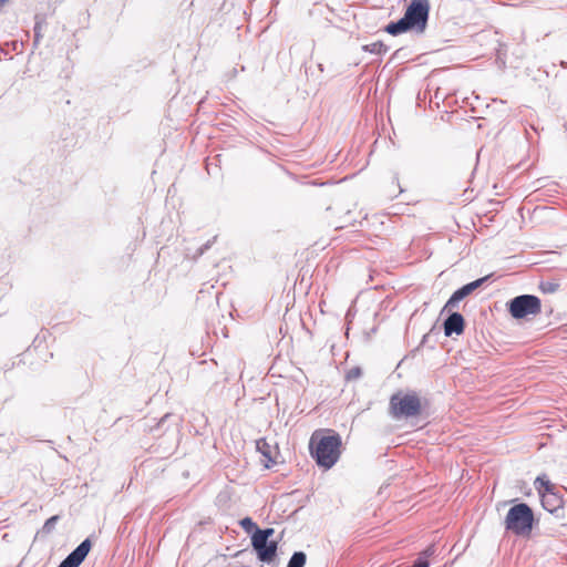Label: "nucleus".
I'll return each mask as SVG.
<instances>
[{
  "label": "nucleus",
  "mask_w": 567,
  "mask_h": 567,
  "mask_svg": "<svg viewBox=\"0 0 567 567\" xmlns=\"http://www.w3.org/2000/svg\"><path fill=\"white\" fill-rule=\"evenodd\" d=\"M309 452L319 467L330 470L341 456L342 439L332 429H318L310 436Z\"/></svg>",
  "instance_id": "nucleus-1"
},
{
  "label": "nucleus",
  "mask_w": 567,
  "mask_h": 567,
  "mask_svg": "<svg viewBox=\"0 0 567 567\" xmlns=\"http://www.w3.org/2000/svg\"><path fill=\"white\" fill-rule=\"evenodd\" d=\"M430 0H412L406 7L404 16L396 22L385 27V31L392 35L404 33L409 30L424 32L430 14Z\"/></svg>",
  "instance_id": "nucleus-2"
},
{
  "label": "nucleus",
  "mask_w": 567,
  "mask_h": 567,
  "mask_svg": "<svg viewBox=\"0 0 567 567\" xmlns=\"http://www.w3.org/2000/svg\"><path fill=\"white\" fill-rule=\"evenodd\" d=\"M422 408V400L416 392L399 391L390 398L389 411L394 419L419 416Z\"/></svg>",
  "instance_id": "nucleus-3"
},
{
  "label": "nucleus",
  "mask_w": 567,
  "mask_h": 567,
  "mask_svg": "<svg viewBox=\"0 0 567 567\" xmlns=\"http://www.w3.org/2000/svg\"><path fill=\"white\" fill-rule=\"evenodd\" d=\"M504 524L507 530L517 536H529L534 524V513L527 504H516L507 512Z\"/></svg>",
  "instance_id": "nucleus-4"
},
{
  "label": "nucleus",
  "mask_w": 567,
  "mask_h": 567,
  "mask_svg": "<svg viewBox=\"0 0 567 567\" xmlns=\"http://www.w3.org/2000/svg\"><path fill=\"white\" fill-rule=\"evenodd\" d=\"M508 311L515 319H523L527 316H536L542 311L540 300L538 297L532 295L515 297L508 303Z\"/></svg>",
  "instance_id": "nucleus-5"
},
{
  "label": "nucleus",
  "mask_w": 567,
  "mask_h": 567,
  "mask_svg": "<svg viewBox=\"0 0 567 567\" xmlns=\"http://www.w3.org/2000/svg\"><path fill=\"white\" fill-rule=\"evenodd\" d=\"M274 534L272 528L256 529L251 536V544L257 551L258 558L261 561L270 563L277 554V543L269 542L268 538Z\"/></svg>",
  "instance_id": "nucleus-6"
},
{
  "label": "nucleus",
  "mask_w": 567,
  "mask_h": 567,
  "mask_svg": "<svg viewBox=\"0 0 567 567\" xmlns=\"http://www.w3.org/2000/svg\"><path fill=\"white\" fill-rule=\"evenodd\" d=\"M256 447L261 454L260 461L266 468H271L278 464L280 451L276 443H269L267 439H259L256 442Z\"/></svg>",
  "instance_id": "nucleus-7"
},
{
  "label": "nucleus",
  "mask_w": 567,
  "mask_h": 567,
  "mask_svg": "<svg viewBox=\"0 0 567 567\" xmlns=\"http://www.w3.org/2000/svg\"><path fill=\"white\" fill-rule=\"evenodd\" d=\"M91 549L90 539L82 542L61 564L59 567H79L85 559Z\"/></svg>",
  "instance_id": "nucleus-8"
},
{
  "label": "nucleus",
  "mask_w": 567,
  "mask_h": 567,
  "mask_svg": "<svg viewBox=\"0 0 567 567\" xmlns=\"http://www.w3.org/2000/svg\"><path fill=\"white\" fill-rule=\"evenodd\" d=\"M485 279L486 278L477 279L456 290L447 300L444 308H453L458 301H461L462 299L471 295L475 289H477L485 281Z\"/></svg>",
  "instance_id": "nucleus-9"
},
{
  "label": "nucleus",
  "mask_w": 567,
  "mask_h": 567,
  "mask_svg": "<svg viewBox=\"0 0 567 567\" xmlns=\"http://www.w3.org/2000/svg\"><path fill=\"white\" fill-rule=\"evenodd\" d=\"M485 279L486 278L477 279L456 290L447 300L444 308H453L458 301H461L462 299L471 295L475 289H477L485 281Z\"/></svg>",
  "instance_id": "nucleus-10"
},
{
  "label": "nucleus",
  "mask_w": 567,
  "mask_h": 567,
  "mask_svg": "<svg viewBox=\"0 0 567 567\" xmlns=\"http://www.w3.org/2000/svg\"><path fill=\"white\" fill-rule=\"evenodd\" d=\"M464 318L461 313H452L444 322V333L451 336L453 333L461 334L464 331Z\"/></svg>",
  "instance_id": "nucleus-11"
},
{
  "label": "nucleus",
  "mask_w": 567,
  "mask_h": 567,
  "mask_svg": "<svg viewBox=\"0 0 567 567\" xmlns=\"http://www.w3.org/2000/svg\"><path fill=\"white\" fill-rule=\"evenodd\" d=\"M543 507L550 512L555 513L556 511L563 507L564 501L563 497L559 496L556 492L545 493L540 496Z\"/></svg>",
  "instance_id": "nucleus-12"
},
{
  "label": "nucleus",
  "mask_w": 567,
  "mask_h": 567,
  "mask_svg": "<svg viewBox=\"0 0 567 567\" xmlns=\"http://www.w3.org/2000/svg\"><path fill=\"white\" fill-rule=\"evenodd\" d=\"M534 484L539 496H543L545 493L555 492V484L546 475L537 476Z\"/></svg>",
  "instance_id": "nucleus-13"
},
{
  "label": "nucleus",
  "mask_w": 567,
  "mask_h": 567,
  "mask_svg": "<svg viewBox=\"0 0 567 567\" xmlns=\"http://www.w3.org/2000/svg\"><path fill=\"white\" fill-rule=\"evenodd\" d=\"M363 49L365 51H368L370 53H374V54H383L388 51L386 45L381 41L367 44L363 47Z\"/></svg>",
  "instance_id": "nucleus-14"
},
{
  "label": "nucleus",
  "mask_w": 567,
  "mask_h": 567,
  "mask_svg": "<svg viewBox=\"0 0 567 567\" xmlns=\"http://www.w3.org/2000/svg\"><path fill=\"white\" fill-rule=\"evenodd\" d=\"M306 559L307 557L305 553L297 551L291 556L287 567H303Z\"/></svg>",
  "instance_id": "nucleus-15"
},
{
  "label": "nucleus",
  "mask_w": 567,
  "mask_h": 567,
  "mask_svg": "<svg viewBox=\"0 0 567 567\" xmlns=\"http://www.w3.org/2000/svg\"><path fill=\"white\" fill-rule=\"evenodd\" d=\"M240 526L248 533L251 532L254 528L258 529L256 524L249 517H245L244 519H241Z\"/></svg>",
  "instance_id": "nucleus-16"
},
{
  "label": "nucleus",
  "mask_w": 567,
  "mask_h": 567,
  "mask_svg": "<svg viewBox=\"0 0 567 567\" xmlns=\"http://www.w3.org/2000/svg\"><path fill=\"white\" fill-rule=\"evenodd\" d=\"M362 374V371L360 368H352L347 372V379L348 380H355L360 378Z\"/></svg>",
  "instance_id": "nucleus-17"
},
{
  "label": "nucleus",
  "mask_w": 567,
  "mask_h": 567,
  "mask_svg": "<svg viewBox=\"0 0 567 567\" xmlns=\"http://www.w3.org/2000/svg\"><path fill=\"white\" fill-rule=\"evenodd\" d=\"M58 519H59V516H52V517H50V518L45 522V524H44V528H47V529L52 528V527H53V525L55 524V522H56Z\"/></svg>",
  "instance_id": "nucleus-18"
},
{
  "label": "nucleus",
  "mask_w": 567,
  "mask_h": 567,
  "mask_svg": "<svg viewBox=\"0 0 567 567\" xmlns=\"http://www.w3.org/2000/svg\"><path fill=\"white\" fill-rule=\"evenodd\" d=\"M433 554H434V546H433V545H432V546H429V547H427V548L422 553V555H424V556H426V557H429V556H431V555H433Z\"/></svg>",
  "instance_id": "nucleus-19"
},
{
  "label": "nucleus",
  "mask_w": 567,
  "mask_h": 567,
  "mask_svg": "<svg viewBox=\"0 0 567 567\" xmlns=\"http://www.w3.org/2000/svg\"><path fill=\"white\" fill-rule=\"evenodd\" d=\"M412 567H429V564L426 560H417Z\"/></svg>",
  "instance_id": "nucleus-20"
},
{
  "label": "nucleus",
  "mask_w": 567,
  "mask_h": 567,
  "mask_svg": "<svg viewBox=\"0 0 567 567\" xmlns=\"http://www.w3.org/2000/svg\"><path fill=\"white\" fill-rule=\"evenodd\" d=\"M8 2L9 0H0V9L4 7Z\"/></svg>",
  "instance_id": "nucleus-21"
}]
</instances>
